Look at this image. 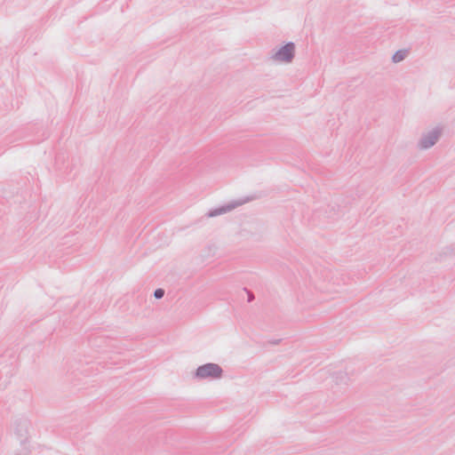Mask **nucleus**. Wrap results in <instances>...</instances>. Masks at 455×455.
Masks as SVG:
<instances>
[{
	"mask_svg": "<svg viewBox=\"0 0 455 455\" xmlns=\"http://www.w3.org/2000/svg\"><path fill=\"white\" fill-rule=\"evenodd\" d=\"M441 134L442 128L439 126L423 133L419 140V148L420 149H428L432 148L439 140Z\"/></svg>",
	"mask_w": 455,
	"mask_h": 455,
	"instance_id": "3",
	"label": "nucleus"
},
{
	"mask_svg": "<svg viewBox=\"0 0 455 455\" xmlns=\"http://www.w3.org/2000/svg\"><path fill=\"white\" fill-rule=\"evenodd\" d=\"M164 296V290L159 288L154 291V297L157 299H162Z\"/></svg>",
	"mask_w": 455,
	"mask_h": 455,
	"instance_id": "6",
	"label": "nucleus"
},
{
	"mask_svg": "<svg viewBox=\"0 0 455 455\" xmlns=\"http://www.w3.org/2000/svg\"><path fill=\"white\" fill-rule=\"evenodd\" d=\"M222 376L223 369L214 363H207L200 365L194 372V378L196 379L214 380L221 379Z\"/></svg>",
	"mask_w": 455,
	"mask_h": 455,
	"instance_id": "1",
	"label": "nucleus"
},
{
	"mask_svg": "<svg viewBox=\"0 0 455 455\" xmlns=\"http://www.w3.org/2000/svg\"><path fill=\"white\" fill-rule=\"evenodd\" d=\"M295 44L289 42L277 49L271 55V60L280 63H291L295 57Z\"/></svg>",
	"mask_w": 455,
	"mask_h": 455,
	"instance_id": "2",
	"label": "nucleus"
},
{
	"mask_svg": "<svg viewBox=\"0 0 455 455\" xmlns=\"http://www.w3.org/2000/svg\"><path fill=\"white\" fill-rule=\"evenodd\" d=\"M407 55V52L405 50H399L395 52L392 57V60L395 63H398L403 61Z\"/></svg>",
	"mask_w": 455,
	"mask_h": 455,
	"instance_id": "5",
	"label": "nucleus"
},
{
	"mask_svg": "<svg viewBox=\"0 0 455 455\" xmlns=\"http://www.w3.org/2000/svg\"><path fill=\"white\" fill-rule=\"evenodd\" d=\"M247 200L238 199L231 201L222 206L217 207L215 209H212L206 213V217L208 218H214L222 214H226L228 212H230L231 211L235 210V208L243 205L245 204Z\"/></svg>",
	"mask_w": 455,
	"mask_h": 455,
	"instance_id": "4",
	"label": "nucleus"
}]
</instances>
